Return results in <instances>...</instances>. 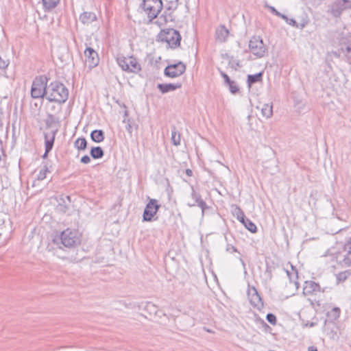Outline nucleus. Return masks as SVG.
Wrapping results in <instances>:
<instances>
[{
    "label": "nucleus",
    "instance_id": "nucleus-1",
    "mask_svg": "<svg viewBox=\"0 0 351 351\" xmlns=\"http://www.w3.org/2000/svg\"><path fill=\"white\" fill-rule=\"evenodd\" d=\"M52 241L60 249L62 248L61 245L67 248H72L80 244V235L75 230L66 229L60 236L55 237Z\"/></svg>",
    "mask_w": 351,
    "mask_h": 351
},
{
    "label": "nucleus",
    "instance_id": "nucleus-2",
    "mask_svg": "<svg viewBox=\"0 0 351 351\" xmlns=\"http://www.w3.org/2000/svg\"><path fill=\"white\" fill-rule=\"evenodd\" d=\"M68 97L69 90L63 84L53 82L48 85L47 99L49 101L62 104L67 100Z\"/></svg>",
    "mask_w": 351,
    "mask_h": 351
},
{
    "label": "nucleus",
    "instance_id": "nucleus-3",
    "mask_svg": "<svg viewBox=\"0 0 351 351\" xmlns=\"http://www.w3.org/2000/svg\"><path fill=\"white\" fill-rule=\"evenodd\" d=\"M47 78L45 76L37 77L34 80L31 88V95L33 98L39 99L47 97Z\"/></svg>",
    "mask_w": 351,
    "mask_h": 351
},
{
    "label": "nucleus",
    "instance_id": "nucleus-4",
    "mask_svg": "<svg viewBox=\"0 0 351 351\" xmlns=\"http://www.w3.org/2000/svg\"><path fill=\"white\" fill-rule=\"evenodd\" d=\"M117 62L122 70L129 73H136L141 70V64L132 56L127 58L119 56L117 58Z\"/></svg>",
    "mask_w": 351,
    "mask_h": 351
},
{
    "label": "nucleus",
    "instance_id": "nucleus-5",
    "mask_svg": "<svg viewBox=\"0 0 351 351\" xmlns=\"http://www.w3.org/2000/svg\"><path fill=\"white\" fill-rule=\"evenodd\" d=\"M141 7L150 21L155 19L162 7L161 0H143Z\"/></svg>",
    "mask_w": 351,
    "mask_h": 351
},
{
    "label": "nucleus",
    "instance_id": "nucleus-6",
    "mask_svg": "<svg viewBox=\"0 0 351 351\" xmlns=\"http://www.w3.org/2000/svg\"><path fill=\"white\" fill-rule=\"evenodd\" d=\"M250 51L257 58L264 57L267 48L260 36H253L249 42Z\"/></svg>",
    "mask_w": 351,
    "mask_h": 351
},
{
    "label": "nucleus",
    "instance_id": "nucleus-7",
    "mask_svg": "<svg viewBox=\"0 0 351 351\" xmlns=\"http://www.w3.org/2000/svg\"><path fill=\"white\" fill-rule=\"evenodd\" d=\"M160 205L155 199H150L145 208L143 219L144 221H152L154 220V216L158 211Z\"/></svg>",
    "mask_w": 351,
    "mask_h": 351
},
{
    "label": "nucleus",
    "instance_id": "nucleus-8",
    "mask_svg": "<svg viewBox=\"0 0 351 351\" xmlns=\"http://www.w3.org/2000/svg\"><path fill=\"white\" fill-rule=\"evenodd\" d=\"M162 40H165L171 48H176L180 46L181 36L178 31L174 29H168L163 35Z\"/></svg>",
    "mask_w": 351,
    "mask_h": 351
},
{
    "label": "nucleus",
    "instance_id": "nucleus-9",
    "mask_svg": "<svg viewBox=\"0 0 351 351\" xmlns=\"http://www.w3.org/2000/svg\"><path fill=\"white\" fill-rule=\"evenodd\" d=\"M191 199L187 202V205L189 207L198 206L202 210V215L204 216L205 210L208 208L206 203L202 199L201 195L197 193L193 186H191Z\"/></svg>",
    "mask_w": 351,
    "mask_h": 351
},
{
    "label": "nucleus",
    "instance_id": "nucleus-10",
    "mask_svg": "<svg viewBox=\"0 0 351 351\" xmlns=\"http://www.w3.org/2000/svg\"><path fill=\"white\" fill-rule=\"evenodd\" d=\"M185 71V64L182 62H179L168 65L164 70V75L171 78H175L182 75Z\"/></svg>",
    "mask_w": 351,
    "mask_h": 351
},
{
    "label": "nucleus",
    "instance_id": "nucleus-11",
    "mask_svg": "<svg viewBox=\"0 0 351 351\" xmlns=\"http://www.w3.org/2000/svg\"><path fill=\"white\" fill-rule=\"evenodd\" d=\"M247 295L250 304L258 310L263 308V302L254 287H249Z\"/></svg>",
    "mask_w": 351,
    "mask_h": 351
},
{
    "label": "nucleus",
    "instance_id": "nucleus-12",
    "mask_svg": "<svg viewBox=\"0 0 351 351\" xmlns=\"http://www.w3.org/2000/svg\"><path fill=\"white\" fill-rule=\"evenodd\" d=\"M86 58L85 62L90 69L94 68L98 65L99 58L98 53L91 47H87L84 51Z\"/></svg>",
    "mask_w": 351,
    "mask_h": 351
},
{
    "label": "nucleus",
    "instance_id": "nucleus-13",
    "mask_svg": "<svg viewBox=\"0 0 351 351\" xmlns=\"http://www.w3.org/2000/svg\"><path fill=\"white\" fill-rule=\"evenodd\" d=\"M57 130H51L49 132H45V145L47 147V152H49L53 146Z\"/></svg>",
    "mask_w": 351,
    "mask_h": 351
},
{
    "label": "nucleus",
    "instance_id": "nucleus-14",
    "mask_svg": "<svg viewBox=\"0 0 351 351\" xmlns=\"http://www.w3.org/2000/svg\"><path fill=\"white\" fill-rule=\"evenodd\" d=\"M321 287L319 284L313 281H306L305 285L303 289V293L304 295H309L315 293L316 292H320Z\"/></svg>",
    "mask_w": 351,
    "mask_h": 351
},
{
    "label": "nucleus",
    "instance_id": "nucleus-15",
    "mask_svg": "<svg viewBox=\"0 0 351 351\" xmlns=\"http://www.w3.org/2000/svg\"><path fill=\"white\" fill-rule=\"evenodd\" d=\"M344 2L338 0L330 5V13L335 17L341 16L342 12L346 10L344 7Z\"/></svg>",
    "mask_w": 351,
    "mask_h": 351
},
{
    "label": "nucleus",
    "instance_id": "nucleus-16",
    "mask_svg": "<svg viewBox=\"0 0 351 351\" xmlns=\"http://www.w3.org/2000/svg\"><path fill=\"white\" fill-rule=\"evenodd\" d=\"M182 86L181 83L175 84H158L157 88L162 93H167L171 91H173Z\"/></svg>",
    "mask_w": 351,
    "mask_h": 351
},
{
    "label": "nucleus",
    "instance_id": "nucleus-17",
    "mask_svg": "<svg viewBox=\"0 0 351 351\" xmlns=\"http://www.w3.org/2000/svg\"><path fill=\"white\" fill-rule=\"evenodd\" d=\"M97 17L95 13L90 12H84L80 16V21L84 25H88L96 20Z\"/></svg>",
    "mask_w": 351,
    "mask_h": 351
},
{
    "label": "nucleus",
    "instance_id": "nucleus-18",
    "mask_svg": "<svg viewBox=\"0 0 351 351\" xmlns=\"http://www.w3.org/2000/svg\"><path fill=\"white\" fill-rule=\"evenodd\" d=\"M291 269L289 270L288 268L285 269L287 275L289 278L290 282L294 283L296 288L299 287V282L297 281L298 279V271L292 265H289Z\"/></svg>",
    "mask_w": 351,
    "mask_h": 351
},
{
    "label": "nucleus",
    "instance_id": "nucleus-19",
    "mask_svg": "<svg viewBox=\"0 0 351 351\" xmlns=\"http://www.w3.org/2000/svg\"><path fill=\"white\" fill-rule=\"evenodd\" d=\"M229 34L228 29L225 26L221 25L216 30V38L219 42H224Z\"/></svg>",
    "mask_w": 351,
    "mask_h": 351
},
{
    "label": "nucleus",
    "instance_id": "nucleus-20",
    "mask_svg": "<svg viewBox=\"0 0 351 351\" xmlns=\"http://www.w3.org/2000/svg\"><path fill=\"white\" fill-rule=\"evenodd\" d=\"M90 138L95 143H101L104 139V133L101 130H95L91 132Z\"/></svg>",
    "mask_w": 351,
    "mask_h": 351
},
{
    "label": "nucleus",
    "instance_id": "nucleus-21",
    "mask_svg": "<svg viewBox=\"0 0 351 351\" xmlns=\"http://www.w3.org/2000/svg\"><path fill=\"white\" fill-rule=\"evenodd\" d=\"M261 113L263 117L266 119L270 118L273 114L272 105L269 104H265L261 107Z\"/></svg>",
    "mask_w": 351,
    "mask_h": 351
},
{
    "label": "nucleus",
    "instance_id": "nucleus-22",
    "mask_svg": "<svg viewBox=\"0 0 351 351\" xmlns=\"http://www.w3.org/2000/svg\"><path fill=\"white\" fill-rule=\"evenodd\" d=\"M90 154L94 159H99L104 156V151L101 147H93L90 149Z\"/></svg>",
    "mask_w": 351,
    "mask_h": 351
},
{
    "label": "nucleus",
    "instance_id": "nucleus-23",
    "mask_svg": "<svg viewBox=\"0 0 351 351\" xmlns=\"http://www.w3.org/2000/svg\"><path fill=\"white\" fill-rule=\"evenodd\" d=\"M60 0H42L45 10H51L57 6Z\"/></svg>",
    "mask_w": 351,
    "mask_h": 351
},
{
    "label": "nucleus",
    "instance_id": "nucleus-24",
    "mask_svg": "<svg viewBox=\"0 0 351 351\" xmlns=\"http://www.w3.org/2000/svg\"><path fill=\"white\" fill-rule=\"evenodd\" d=\"M241 223L251 232L255 233L257 231L256 226L248 218L246 217Z\"/></svg>",
    "mask_w": 351,
    "mask_h": 351
},
{
    "label": "nucleus",
    "instance_id": "nucleus-25",
    "mask_svg": "<svg viewBox=\"0 0 351 351\" xmlns=\"http://www.w3.org/2000/svg\"><path fill=\"white\" fill-rule=\"evenodd\" d=\"M262 73H258L254 75H249L247 77V84L250 86L252 84L261 81Z\"/></svg>",
    "mask_w": 351,
    "mask_h": 351
},
{
    "label": "nucleus",
    "instance_id": "nucleus-26",
    "mask_svg": "<svg viewBox=\"0 0 351 351\" xmlns=\"http://www.w3.org/2000/svg\"><path fill=\"white\" fill-rule=\"evenodd\" d=\"M171 140L172 143L176 146H178L180 144V134L177 132L175 127H173L171 130Z\"/></svg>",
    "mask_w": 351,
    "mask_h": 351
},
{
    "label": "nucleus",
    "instance_id": "nucleus-27",
    "mask_svg": "<svg viewBox=\"0 0 351 351\" xmlns=\"http://www.w3.org/2000/svg\"><path fill=\"white\" fill-rule=\"evenodd\" d=\"M74 145L79 150H84L87 146V141L84 138H78L75 141Z\"/></svg>",
    "mask_w": 351,
    "mask_h": 351
},
{
    "label": "nucleus",
    "instance_id": "nucleus-28",
    "mask_svg": "<svg viewBox=\"0 0 351 351\" xmlns=\"http://www.w3.org/2000/svg\"><path fill=\"white\" fill-rule=\"evenodd\" d=\"M50 172L48 164H45L40 170L38 176V180H43L46 178L47 173Z\"/></svg>",
    "mask_w": 351,
    "mask_h": 351
},
{
    "label": "nucleus",
    "instance_id": "nucleus-29",
    "mask_svg": "<svg viewBox=\"0 0 351 351\" xmlns=\"http://www.w3.org/2000/svg\"><path fill=\"white\" fill-rule=\"evenodd\" d=\"M234 214L237 216V219L241 223L246 218L243 212L239 207H236Z\"/></svg>",
    "mask_w": 351,
    "mask_h": 351
},
{
    "label": "nucleus",
    "instance_id": "nucleus-30",
    "mask_svg": "<svg viewBox=\"0 0 351 351\" xmlns=\"http://www.w3.org/2000/svg\"><path fill=\"white\" fill-rule=\"evenodd\" d=\"M351 274V272L349 270H346L342 272H340L337 276V279L338 281L343 282L345 281L348 276Z\"/></svg>",
    "mask_w": 351,
    "mask_h": 351
},
{
    "label": "nucleus",
    "instance_id": "nucleus-31",
    "mask_svg": "<svg viewBox=\"0 0 351 351\" xmlns=\"http://www.w3.org/2000/svg\"><path fill=\"white\" fill-rule=\"evenodd\" d=\"M341 53L348 58L351 59V45L342 47L341 48Z\"/></svg>",
    "mask_w": 351,
    "mask_h": 351
},
{
    "label": "nucleus",
    "instance_id": "nucleus-32",
    "mask_svg": "<svg viewBox=\"0 0 351 351\" xmlns=\"http://www.w3.org/2000/svg\"><path fill=\"white\" fill-rule=\"evenodd\" d=\"M60 201L64 203V199L63 198H60ZM67 206L65 204H62L60 202L56 207V210L62 213H65L67 210Z\"/></svg>",
    "mask_w": 351,
    "mask_h": 351
},
{
    "label": "nucleus",
    "instance_id": "nucleus-33",
    "mask_svg": "<svg viewBox=\"0 0 351 351\" xmlns=\"http://www.w3.org/2000/svg\"><path fill=\"white\" fill-rule=\"evenodd\" d=\"M226 85L228 86L229 87V90L234 94L236 93H237L239 91V88L237 86V85L236 84V83L233 81H231L230 83H228Z\"/></svg>",
    "mask_w": 351,
    "mask_h": 351
},
{
    "label": "nucleus",
    "instance_id": "nucleus-34",
    "mask_svg": "<svg viewBox=\"0 0 351 351\" xmlns=\"http://www.w3.org/2000/svg\"><path fill=\"white\" fill-rule=\"evenodd\" d=\"M266 319L271 324L275 325L276 324V317L273 313H268L266 316Z\"/></svg>",
    "mask_w": 351,
    "mask_h": 351
},
{
    "label": "nucleus",
    "instance_id": "nucleus-35",
    "mask_svg": "<svg viewBox=\"0 0 351 351\" xmlns=\"http://www.w3.org/2000/svg\"><path fill=\"white\" fill-rule=\"evenodd\" d=\"M9 64V60H5L0 56V71H3Z\"/></svg>",
    "mask_w": 351,
    "mask_h": 351
},
{
    "label": "nucleus",
    "instance_id": "nucleus-36",
    "mask_svg": "<svg viewBox=\"0 0 351 351\" xmlns=\"http://www.w3.org/2000/svg\"><path fill=\"white\" fill-rule=\"evenodd\" d=\"M123 122L127 123L125 129L128 132V133L131 134L132 133V125L131 121L130 119H124Z\"/></svg>",
    "mask_w": 351,
    "mask_h": 351
},
{
    "label": "nucleus",
    "instance_id": "nucleus-37",
    "mask_svg": "<svg viewBox=\"0 0 351 351\" xmlns=\"http://www.w3.org/2000/svg\"><path fill=\"white\" fill-rule=\"evenodd\" d=\"M344 251L347 252L348 254H351V237L344 245Z\"/></svg>",
    "mask_w": 351,
    "mask_h": 351
},
{
    "label": "nucleus",
    "instance_id": "nucleus-38",
    "mask_svg": "<svg viewBox=\"0 0 351 351\" xmlns=\"http://www.w3.org/2000/svg\"><path fill=\"white\" fill-rule=\"evenodd\" d=\"M220 74L221 77L223 78L226 84L231 82L232 80L230 79L229 76L226 73H224L222 71H220Z\"/></svg>",
    "mask_w": 351,
    "mask_h": 351
},
{
    "label": "nucleus",
    "instance_id": "nucleus-39",
    "mask_svg": "<svg viewBox=\"0 0 351 351\" xmlns=\"http://www.w3.org/2000/svg\"><path fill=\"white\" fill-rule=\"evenodd\" d=\"M332 313H333V317L335 319H337L340 315V309L338 307H335L332 309Z\"/></svg>",
    "mask_w": 351,
    "mask_h": 351
},
{
    "label": "nucleus",
    "instance_id": "nucleus-40",
    "mask_svg": "<svg viewBox=\"0 0 351 351\" xmlns=\"http://www.w3.org/2000/svg\"><path fill=\"white\" fill-rule=\"evenodd\" d=\"M289 25L295 27H299V24L297 23L295 19H289L288 21H286Z\"/></svg>",
    "mask_w": 351,
    "mask_h": 351
},
{
    "label": "nucleus",
    "instance_id": "nucleus-41",
    "mask_svg": "<svg viewBox=\"0 0 351 351\" xmlns=\"http://www.w3.org/2000/svg\"><path fill=\"white\" fill-rule=\"evenodd\" d=\"M226 251L230 253H232L234 252H237V249L234 246L228 244L226 247Z\"/></svg>",
    "mask_w": 351,
    "mask_h": 351
},
{
    "label": "nucleus",
    "instance_id": "nucleus-42",
    "mask_svg": "<svg viewBox=\"0 0 351 351\" xmlns=\"http://www.w3.org/2000/svg\"><path fill=\"white\" fill-rule=\"evenodd\" d=\"M80 161L84 164H88L90 162V158L88 156L85 155L82 157Z\"/></svg>",
    "mask_w": 351,
    "mask_h": 351
},
{
    "label": "nucleus",
    "instance_id": "nucleus-43",
    "mask_svg": "<svg viewBox=\"0 0 351 351\" xmlns=\"http://www.w3.org/2000/svg\"><path fill=\"white\" fill-rule=\"evenodd\" d=\"M341 1L344 2V7L345 9L351 8V0H341Z\"/></svg>",
    "mask_w": 351,
    "mask_h": 351
},
{
    "label": "nucleus",
    "instance_id": "nucleus-44",
    "mask_svg": "<svg viewBox=\"0 0 351 351\" xmlns=\"http://www.w3.org/2000/svg\"><path fill=\"white\" fill-rule=\"evenodd\" d=\"M271 11L276 16L280 15V12L276 10L274 7H270Z\"/></svg>",
    "mask_w": 351,
    "mask_h": 351
},
{
    "label": "nucleus",
    "instance_id": "nucleus-45",
    "mask_svg": "<svg viewBox=\"0 0 351 351\" xmlns=\"http://www.w3.org/2000/svg\"><path fill=\"white\" fill-rule=\"evenodd\" d=\"M315 324H315V322H310V323H306V324H305V326H306V327H311H311L315 326Z\"/></svg>",
    "mask_w": 351,
    "mask_h": 351
},
{
    "label": "nucleus",
    "instance_id": "nucleus-46",
    "mask_svg": "<svg viewBox=\"0 0 351 351\" xmlns=\"http://www.w3.org/2000/svg\"><path fill=\"white\" fill-rule=\"evenodd\" d=\"M278 16L283 19L284 20H285V21L289 20V18L286 15L281 14V13H280V15H278Z\"/></svg>",
    "mask_w": 351,
    "mask_h": 351
},
{
    "label": "nucleus",
    "instance_id": "nucleus-47",
    "mask_svg": "<svg viewBox=\"0 0 351 351\" xmlns=\"http://www.w3.org/2000/svg\"><path fill=\"white\" fill-rule=\"evenodd\" d=\"M238 258L239 259L240 262L241 263L243 267H245V264L243 260L242 259V258L241 256H239V257H238Z\"/></svg>",
    "mask_w": 351,
    "mask_h": 351
},
{
    "label": "nucleus",
    "instance_id": "nucleus-48",
    "mask_svg": "<svg viewBox=\"0 0 351 351\" xmlns=\"http://www.w3.org/2000/svg\"><path fill=\"white\" fill-rule=\"evenodd\" d=\"M186 173L189 176H192V173H193V172H192V171L191 169H186Z\"/></svg>",
    "mask_w": 351,
    "mask_h": 351
},
{
    "label": "nucleus",
    "instance_id": "nucleus-49",
    "mask_svg": "<svg viewBox=\"0 0 351 351\" xmlns=\"http://www.w3.org/2000/svg\"><path fill=\"white\" fill-rule=\"evenodd\" d=\"M306 25V23H301V24H299V27L300 29H302L305 27Z\"/></svg>",
    "mask_w": 351,
    "mask_h": 351
},
{
    "label": "nucleus",
    "instance_id": "nucleus-50",
    "mask_svg": "<svg viewBox=\"0 0 351 351\" xmlns=\"http://www.w3.org/2000/svg\"><path fill=\"white\" fill-rule=\"evenodd\" d=\"M308 351H318V350H317V348H315L310 347V348H308Z\"/></svg>",
    "mask_w": 351,
    "mask_h": 351
},
{
    "label": "nucleus",
    "instance_id": "nucleus-51",
    "mask_svg": "<svg viewBox=\"0 0 351 351\" xmlns=\"http://www.w3.org/2000/svg\"><path fill=\"white\" fill-rule=\"evenodd\" d=\"M48 153H49V152H47V147H45V154H44V155H43V158L47 157V156Z\"/></svg>",
    "mask_w": 351,
    "mask_h": 351
},
{
    "label": "nucleus",
    "instance_id": "nucleus-52",
    "mask_svg": "<svg viewBox=\"0 0 351 351\" xmlns=\"http://www.w3.org/2000/svg\"><path fill=\"white\" fill-rule=\"evenodd\" d=\"M65 198L70 202V197L69 196H65Z\"/></svg>",
    "mask_w": 351,
    "mask_h": 351
},
{
    "label": "nucleus",
    "instance_id": "nucleus-53",
    "mask_svg": "<svg viewBox=\"0 0 351 351\" xmlns=\"http://www.w3.org/2000/svg\"><path fill=\"white\" fill-rule=\"evenodd\" d=\"M345 262H346V264H348V263L347 262V258L345 259Z\"/></svg>",
    "mask_w": 351,
    "mask_h": 351
}]
</instances>
